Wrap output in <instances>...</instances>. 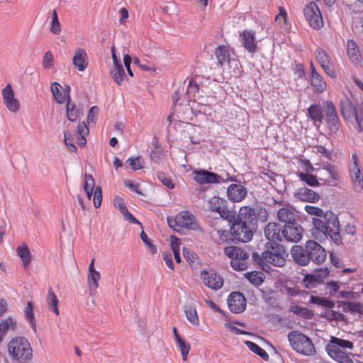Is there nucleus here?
Returning <instances> with one entry per match:
<instances>
[{
  "mask_svg": "<svg viewBox=\"0 0 363 363\" xmlns=\"http://www.w3.org/2000/svg\"><path fill=\"white\" fill-rule=\"evenodd\" d=\"M244 48L251 53L256 52L257 46L255 41V33L250 30H244L242 34Z\"/></svg>",
  "mask_w": 363,
  "mask_h": 363,
  "instance_id": "c85d7f7f",
  "label": "nucleus"
},
{
  "mask_svg": "<svg viewBox=\"0 0 363 363\" xmlns=\"http://www.w3.org/2000/svg\"><path fill=\"white\" fill-rule=\"evenodd\" d=\"M304 209L307 213L320 217L313 218L312 233L315 238L329 237L335 245L342 243L339 220L333 213L324 212L320 208L310 205H306Z\"/></svg>",
  "mask_w": 363,
  "mask_h": 363,
  "instance_id": "f257e3e1",
  "label": "nucleus"
},
{
  "mask_svg": "<svg viewBox=\"0 0 363 363\" xmlns=\"http://www.w3.org/2000/svg\"><path fill=\"white\" fill-rule=\"evenodd\" d=\"M340 107L342 117L346 120L354 117L359 131L363 133V104L360 105L359 110H357L349 99H345L340 101Z\"/></svg>",
  "mask_w": 363,
  "mask_h": 363,
  "instance_id": "423d86ee",
  "label": "nucleus"
},
{
  "mask_svg": "<svg viewBox=\"0 0 363 363\" xmlns=\"http://www.w3.org/2000/svg\"><path fill=\"white\" fill-rule=\"evenodd\" d=\"M236 220L249 225H253L256 223L255 209L247 206H242L239 210Z\"/></svg>",
  "mask_w": 363,
  "mask_h": 363,
  "instance_id": "b1692460",
  "label": "nucleus"
},
{
  "mask_svg": "<svg viewBox=\"0 0 363 363\" xmlns=\"http://www.w3.org/2000/svg\"><path fill=\"white\" fill-rule=\"evenodd\" d=\"M310 302L315 303L319 306H325L326 308H332L334 307L335 303L333 301L329 300L326 298H321L318 296H311Z\"/></svg>",
  "mask_w": 363,
  "mask_h": 363,
  "instance_id": "864d4df0",
  "label": "nucleus"
},
{
  "mask_svg": "<svg viewBox=\"0 0 363 363\" xmlns=\"http://www.w3.org/2000/svg\"><path fill=\"white\" fill-rule=\"evenodd\" d=\"M55 64V60L54 55L51 51L48 50L45 52L42 61V66L45 69H49L54 67Z\"/></svg>",
  "mask_w": 363,
  "mask_h": 363,
  "instance_id": "603ef678",
  "label": "nucleus"
},
{
  "mask_svg": "<svg viewBox=\"0 0 363 363\" xmlns=\"http://www.w3.org/2000/svg\"><path fill=\"white\" fill-rule=\"evenodd\" d=\"M194 179L200 185L206 184L220 183L221 177L205 169H195L193 171Z\"/></svg>",
  "mask_w": 363,
  "mask_h": 363,
  "instance_id": "dca6fc26",
  "label": "nucleus"
},
{
  "mask_svg": "<svg viewBox=\"0 0 363 363\" xmlns=\"http://www.w3.org/2000/svg\"><path fill=\"white\" fill-rule=\"evenodd\" d=\"M4 104L10 112L16 113L20 109L19 101L15 97L13 89L8 84L1 91Z\"/></svg>",
  "mask_w": 363,
  "mask_h": 363,
  "instance_id": "f8f14e48",
  "label": "nucleus"
},
{
  "mask_svg": "<svg viewBox=\"0 0 363 363\" xmlns=\"http://www.w3.org/2000/svg\"><path fill=\"white\" fill-rule=\"evenodd\" d=\"M95 259L93 258L89 266V273L87 276V282L90 296H94L96 290L99 287V281L101 279L100 273L94 268Z\"/></svg>",
  "mask_w": 363,
  "mask_h": 363,
  "instance_id": "aec40b11",
  "label": "nucleus"
},
{
  "mask_svg": "<svg viewBox=\"0 0 363 363\" xmlns=\"http://www.w3.org/2000/svg\"><path fill=\"white\" fill-rule=\"evenodd\" d=\"M144 163L140 157H130L125 161L126 167H130L134 171L143 169Z\"/></svg>",
  "mask_w": 363,
  "mask_h": 363,
  "instance_id": "3c124183",
  "label": "nucleus"
},
{
  "mask_svg": "<svg viewBox=\"0 0 363 363\" xmlns=\"http://www.w3.org/2000/svg\"><path fill=\"white\" fill-rule=\"evenodd\" d=\"M338 304L345 313L351 312L363 314V304L360 302L340 301Z\"/></svg>",
  "mask_w": 363,
  "mask_h": 363,
  "instance_id": "c9c22d12",
  "label": "nucleus"
},
{
  "mask_svg": "<svg viewBox=\"0 0 363 363\" xmlns=\"http://www.w3.org/2000/svg\"><path fill=\"white\" fill-rule=\"evenodd\" d=\"M177 345L179 347L182 360L186 361L189 350L191 349V345L189 342L184 340L183 338H178L177 341H175Z\"/></svg>",
  "mask_w": 363,
  "mask_h": 363,
  "instance_id": "8fccbe9b",
  "label": "nucleus"
},
{
  "mask_svg": "<svg viewBox=\"0 0 363 363\" xmlns=\"http://www.w3.org/2000/svg\"><path fill=\"white\" fill-rule=\"evenodd\" d=\"M289 254L286 248L277 242H267L258 262L260 265L272 264L275 267H284Z\"/></svg>",
  "mask_w": 363,
  "mask_h": 363,
  "instance_id": "f03ea898",
  "label": "nucleus"
},
{
  "mask_svg": "<svg viewBox=\"0 0 363 363\" xmlns=\"http://www.w3.org/2000/svg\"><path fill=\"white\" fill-rule=\"evenodd\" d=\"M245 344L250 350L259 355L263 360H269V356L268 353L265 351V350L260 347L257 344L251 341H246Z\"/></svg>",
  "mask_w": 363,
  "mask_h": 363,
  "instance_id": "a18cd8bd",
  "label": "nucleus"
},
{
  "mask_svg": "<svg viewBox=\"0 0 363 363\" xmlns=\"http://www.w3.org/2000/svg\"><path fill=\"white\" fill-rule=\"evenodd\" d=\"M245 277L252 284L256 286L262 285L265 278L264 274L259 271L247 272Z\"/></svg>",
  "mask_w": 363,
  "mask_h": 363,
  "instance_id": "58836bf2",
  "label": "nucleus"
},
{
  "mask_svg": "<svg viewBox=\"0 0 363 363\" xmlns=\"http://www.w3.org/2000/svg\"><path fill=\"white\" fill-rule=\"evenodd\" d=\"M306 249L308 253L309 261L320 264L323 263L327 257L325 250L317 242L308 240L306 242Z\"/></svg>",
  "mask_w": 363,
  "mask_h": 363,
  "instance_id": "1a4fd4ad",
  "label": "nucleus"
},
{
  "mask_svg": "<svg viewBox=\"0 0 363 363\" xmlns=\"http://www.w3.org/2000/svg\"><path fill=\"white\" fill-rule=\"evenodd\" d=\"M17 323L12 317H8L0 321V342L3 341L9 330H15Z\"/></svg>",
  "mask_w": 363,
  "mask_h": 363,
  "instance_id": "473e14b6",
  "label": "nucleus"
},
{
  "mask_svg": "<svg viewBox=\"0 0 363 363\" xmlns=\"http://www.w3.org/2000/svg\"><path fill=\"white\" fill-rule=\"evenodd\" d=\"M303 228L296 223L285 224L282 228L283 240L291 242H299L303 237Z\"/></svg>",
  "mask_w": 363,
  "mask_h": 363,
  "instance_id": "9b49d317",
  "label": "nucleus"
},
{
  "mask_svg": "<svg viewBox=\"0 0 363 363\" xmlns=\"http://www.w3.org/2000/svg\"><path fill=\"white\" fill-rule=\"evenodd\" d=\"M291 257L298 264L306 266L309 263L308 253L306 247L300 245H294L291 250Z\"/></svg>",
  "mask_w": 363,
  "mask_h": 363,
  "instance_id": "a878e982",
  "label": "nucleus"
},
{
  "mask_svg": "<svg viewBox=\"0 0 363 363\" xmlns=\"http://www.w3.org/2000/svg\"><path fill=\"white\" fill-rule=\"evenodd\" d=\"M250 226L235 220L230 228L233 239L242 242L250 241L253 236Z\"/></svg>",
  "mask_w": 363,
  "mask_h": 363,
  "instance_id": "9d476101",
  "label": "nucleus"
},
{
  "mask_svg": "<svg viewBox=\"0 0 363 363\" xmlns=\"http://www.w3.org/2000/svg\"><path fill=\"white\" fill-rule=\"evenodd\" d=\"M281 231L282 228L279 223H269L264 228V235L266 238L272 242H277L283 240Z\"/></svg>",
  "mask_w": 363,
  "mask_h": 363,
  "instance_id": "5701e85b",
  "label": "nucleus"
},
{
  "mask_svg": "<svg viewBox=\"0 0 363 363\" xmlns=\"http://www.w3.org/2000/svg\"><path fill=\"white\" fill-rule=\"evenodd\" d=\"M183 255L189 263H194L196 257L194 252L185 247L183 248Z\"/></svg>",
  "mask_w": 363,
  "mask_h": 363,
  "instance_id": "338daca9",
  "label": "nucleus"
},
{
  "mask_svg": "<svg viewBox=\"0 0 363 363\" xmlns=\"http://www.w3.org/2000/svg\"><path fill=\"white\" fill-rule=\"evenodd\" d=\"M72 62L77 70L80 72L85 70L88 66V57L85 50L83 48L77 49Z\"/></svg>",
  "mask_w": 363,
  "mask_h": 363,
  "instance_id": "bb28decb",
  "label": "nucleus"
},
{
  "mask_svg": "<svg viewBox=\"0 0 363 363\" xmlns=\"http://www.w3.org/2000/svg\"><path fill=\"white\" fill-rule=\"evenodd\" d=\"M112 57L113 60L116 61V55L114 52H112ZM111 74L114 82L118 85H121L123 82V77L125 75L122 65L115 62V67L111 71Z\"/></svg>",
  "mask_w": 363,
  "mask_h": 363,
  "instance_id": "e433bc0d",
  "label": "nucleus"
},
{
  "mask_svg": "<svg viewBox=\"0 0 363 363\" xmlns=\"http://www.w3.org/2000/svg\"><path fill=\"white\" fill-rule=\"evenodd\" d=\"M297 176L300 179L301 181L306 183L310 186H318V179L317 175H313L311 174L298 172Z\"/></svg>",
  "mask_w": 363,
  "mask_h": 363,
  "instance_id": "09e8293b",
  "label": "nucleus"
},
{
  "mask_svg": "<svg viewBox=\"0 0 363 363\" xmlns=\"http://www.w3.org/2000/svg\"><path fill=\"white\" fill-rule=\"evenodd\" d=\"M199 91V86L193 79H190L188 83L186 93L191 97V100H195V95Z\"/></svg>",
  "mask_w": 363,
  "mask_h": 363,
  "instance_id": "4d7b16f0",
  "label": "nucleus"
},
{
  "mask_svg": "<svg viewBox=\"0 0 363 363\" xmlns=\"http://www.w3.org/2000/svg\"><path fill=\"white\" fill-rule=\"evenodd\" d=\"M157 178L167 188L172 189L174 188V183L172 182V179L167 177L163 173H158Z\"/></svg>",
  "mask_w": 363,
  "mask_h": 363,
  "instance_id": "680f3d73",
  "label": "nucleus"
},
{
  "mask_svg": "<svg viewBox=\"0 0 363 363\" xmlns=\"http://www.w3.org/2000/svg\"><path fill=\"white\" fill-rule=\"evenodd\" d=\"M218 238V242H223L229 239V232L227 230L217 229L214 230Z\"/></svg>",
  "mask_w": 363,
  "mask_h": 363,
  "instance_id": "e2e57ef3",
  "label": "nucleus"
},
{
  "mask_svg": "<svg viewBox=\"0 0 363 363\" xmlns=\"http://www.w3.org/2000/svg\"><path fill=\"white\" fill-rule=\"evenodd\" d=\"M51 91L55 101L58 104H63L67 99H69L68 93L64 89L58 82H53L51 84Z\"/></svg>",
  "mask_w": 363,
  "mask_h": 363,
  "instance_id": "7c9ffc66",
  "label": "nucleus"
},
{
  "mask_svg": "<svg viewBox=\"0 0 363 363\" xmlns=\"http://www.w3.org/2000/svg\"><path fill=\"white\" fill-rule=\"evenodd\" d=\"M16 253L20 257L23 268H27L31 262V253L29 248L25 244L16 248Z\"/></svg>",
  "mask_w": 363,
  "mask_h": 363,
  "instance_id": "72a5a7b5",
  "label": "nucleus"
},
{
  "mask_svg": "<svg viewBox=\"0 0 363 363\" xmlns=\"http://www.w3.org/2000/svg\"><path fill=\"white\" fill-rule=\"evenodd\" d=\"M306 21L308 23H323V18L316 4L313 1L308 3L303 9Z\"/></svg>",
  "mask_w": 363,
  "mask_h": 363,
  "instance_id": "4be33fe9",
  "label": "nucleus"
},
{
  "mask_svg": "<svg viewBox=\"0 0 363 363\" xmlns=\"http://www.w3.org/2000/svg\"><path fill=\"white\" fill-rule=\"evenodd\" d=\"M25 318L29 322L32 329L36 333V323L33 313V305L31 301H28L24 309Z\"/></svg>",
  "mask_w": 363,
  "mask_h": 363,
  "instance_id": "49530a36",
  "label": "nucleus"
},
{
  "mask_svg": "<svg viewBox=\"0 0 363 363\" xmlns=\"http://www.w3.org/2000/svg\"><path fill=\"white\" fill-rule=\"evenodd\" d=\"M325 121L329 130V134H336L340 128V121L338 116L326 119Z\"/></svg>",
  "mask_w": 363,
  "mask_h": 363,
  "instance_id": "5fc2aeb1",
  "label": "nucleus"
},
{
  "mask_svg": "<svg viewBox=\"0 0 363 363\" xmlns=\"http://www.w3.org/2000/svg\"><path fill=\"white\" fill-rule=\"evenodd\" d=\"M46 301L49 310L52 311L57 315H58L60 314V311L58 309L59 301L55 293L54 292L51 287L49 288L48 289Z\"/></svg>",
  "mask_w": 363,
  "mask_h": 363,
  "instance_id": "4c0bfd02",
  "label": "nucleus"
},
{
  "mask_svg": "<svg viewBox=\"0 0 363 363\" xmlns=\"http://www.w3.org/2000/svg\"><path fill=\"white\" fill-rule=\"evenodd\" d=\"M184 313L187 320L191 324L194 326H198L199 325V318L195 307L192 306H186Z\"/></svg>",
  "mask_w": 363,
  "mask_h": 363,
  "instance_id": "c03bdc74",
  "label": "nucleus"
},
{
  "mask_svg": "<svg viewBox=\"0 0 363 363\" xmlns=\"http://www.w3.org/2000/svg\"><path fill=\"white\" fill-rule=\"evenodd\" d=\"M347 54L350 61L354 64L359 63L362 59L359 47L352 39L347 40Z\"/></svg>",
  "mask_w": 363,
  "mask_h": 363,
  "instance_id": "c756f323",
  "label": "nucleus"
},
{
  "mask_svg": "<svg viewBox=\"0 0 363 363\" xmlns=\"http://www.w3.org/2000/svg\"><path fill=\"white\" fill-rule=\"evenodd\" d=\"M168 224L176 231L182 228L194 230L197 227L194 216L189 211H182L174 218L167 219Z\"/></svg>",
  "mask_w": 363,
  "mask_h": 363,
  "instance_id": "0eeeda50",
  "label": "nucleus"
},
{
  "mask_svg": "<svg viewBox=\"0 0 363 363\" xmlns=\"http://www.w3.org/2000/svg\"><path fill=\"white\" fill-rule=\"evenodd\" d=\"M308 116L317 126H320L324 118L320 106L315 104L311 105L308 108Z\"/></svg>",
  "mask_w": 363,
  "mask_h": 363,
  "instance_id": "2f4dec72",
  "label": "nucleus"
},
{
  "mask_svg": "<svg viewBox=\"0 0 363 363\" xmlns=\"http://www.w3.org/2000/svg\"><path fill=\"white\" fill-rule=\"evenodd\" d=\"M318 179L324 183H329L330 181H337L339 178V173L335 167L331 164H325L316 171Z\"/></svg>",
  "mask_w": 363,
  "mask_h": 363,
  "instance_id": "f3484780",
  "label": "nucleus"
},
{
  "mask_svg": "<svg viewBox=\"0 0 363 363\" xmlns=\"http://www.w3.org/2000/svg\"><path fill=\"white\" fill-rule=\"evenodd\" d=\"M325 350L328 355L339 363H354L349 354L344 352L342 349H337L335 347L326 345Z\"/></svg>",
  "mask_w": 363,
  "mask_h": 363,
  "instance_id": "393cba45",
  "label": "nucleus"
},
{
  "mask_svg": "<svg viewBox=\"0 0 363 363\" xmlns=\"http://www.w3.org/2000/svg\"><path fill=\"white\" fill-rule=\"evenodd\" d=\"M289 311L304 318H311L313 315L312 311L298 306H291L289 308Z\"/></svg>",
  "mask_w": 363,
  "mask_h": 363,
  "instance_id": "de8ad7c7",
  "label": "nucleus"
},
{
  "mask_svg": "<svg viewBox=\"0 0 363 363\" xmlns=\"http://www.w3.org/2000/svg\"><path fill=\"white\" fill-rule=\"evenodd\" d=\"M287 337L291 346L297 352L304 355H312L315 352L311 340L301 333L291 331Z\"/></svg>",
  "mask_w": 363,
  "mask_h": 363,
  "instance_id": "20e7f679",
  "label": "nucleus"
},
{
  "mask_svg": "<svg viewBox=\"0 0 363 363\" xmlns=\"http://www.w3.org/2000/svg\"><path fill=\"white\" fill-rule=\"evenodd\" d=\"M349 170L354 189L356 191H362L363 189V173L359 164L358 156L356 154L352 155V162L349 165Z\"/></svg>",
  "mask_w": 363,
  "mask_h": 363,
  "instance_id": "6e6552de",
  "label": "nucleus"
},
{
  "mask_svg": "<svg viewBox=\"0 0 363 363\" xmlns=\"http://www.w3.org/2000/svg\"><path fill=\"white\" fill-rule=\"evenodd\" d=\"M114 206L116 208L119 209L121 213L128 209L123 199L120 196L115 197Z\"/></svg>",
  "mask_w": 363,
  "mask_h": 363,
  "instance_id": "69168bd1",
  "label": "nucleus"
},
{
  "mask_svg": "<svg viewBox=\"0 0 363 363\" xmlns=\"http://www.w3.org/2000/svg\"><path fill=\"white\" fill-rule=\"evenodd\" d=\"M327 345L337 349L347 348L352 350L353 348V343L352 342L335 337H332Z\"/></svg>",
  "mask_w": 363,
  "mask_h": 363,
  "instance_id": "37998d69",
  "label": "nucleus"
},
{
  "mask_svg": "<svg viewBox=\"0 0 363 363\" xmlns=\"http://www.w3.org/2000/svg\"><path fill=\"white\" fill-rule=\"evenodd\" d=\"M224 252L231 259V267L236 271H243L247 268L249 255L244 250L237 246L225 247Z\"/></svg>",
  "mask_w": 363,
  "mask_h": 363,
  "instance_id": "39448f33",
  "label": "nucleus"
},
{
  "mask_svg": "<svg viewBox=\"0 0 363 363\" xmlns=\"http://www.w3.org/2000/svg\"><path fill=\"white\" fill-rule=\"evenodd\" d=\"M83 187L87 198L90 200L93 194L94 189L95 187V180L91 174H85Z\"/></svg>",
  "mask_w": 363,
  "mask_h": 363,
  "instance_id": "79ce46f5",
  "label": "nucleus"
},
{
  "mask_svg": "<svg viewBox=\"0 0 363 363\" xmlns=\"http://www.w3.org/2000/svg\"><path fill=\"white\" fill-rule=\"evenodd\" d=\"M209 208L211 211L217 212L224 219L230 220L232 213L226 206V201L218 196L212 197L209 201Z\"/></svg>",
  "mask_w": 363,
  "mask_h": 363,
  "instance_id": "2eb2a0df",
  "label": "nucleus"
},
{
  "mask_svg": "<svg viewBox=\"0 0 363 363\" xmlns=\"http://www.w3.org/2000/svg\"><path fill=\"white\" fill-rule=\"evenodd\" d=\"M78 135L77 144L80 146H84L86 143V136L89 134V128L84 122L79 123L77 129Z\"/></svg>",
  "mask_w": 363,
  "mask_h": 363,
  "instance_id": "a19ab883",
  "label": "nucleus"
},
{
  "mask_svg": "<svg viewBox=\"0 0 363 363\" xmlns=\"http://www.w3.org/2000/svg\"><path fill=\"white\" fill-rule=\"evenodd\" d=\"M8 352L13 360L29 361L33 357V350L27 338L17 336L8 343Z\"/></svg>",
  "mask_w": 363,
  "mask_h": 363,
  "instance_id": "7ed1b4c3",
  "label": "nucleus"
},
{
  "mask_svg": "<svg viewBox=\"0 0 363 363\" xmlns=\"http://www.w3.org/2000/svg\"><path fill=\"white\" fill-rule=\"evenodd\" d=\"M230 311L234 313H240L245 310L246 298L240 292H232L228 298Z\"/></svg>",
  "mask_w": 363,
  "mask_h": 363,
  "instance_id": "4468645a",
  "label": "nucleus"
},
{
  "mask_svg": "<svg viewBox=\"0 0 363 363\" xmlns=\"http://www.w3.org/2000/svg\"><path fill=\"white\" fill-rule=\"evenodd\" d=\"M324 106H325V120L337 116L336 108L332 101H325Z\"/></svg>",
  "mask_w": 363,
  "mask_h": 363,
  "instance_id": "6e6d98bb",
  "label": "nucleus"
},
{
  "mask_svg": "<svg viewBox=\"0 0 363 363\" xmlns=\"http://www.w3.org/2000/svg\"><path fill=\"white\" fill-rule=\"evenodd\" d=\"M296 196L302 201L309 203H316L320 200V195L313 190L308 188L298 189L296 193Z\"/></svg>",
  "mask_w": 363,
  "mask_h": 363,
  "instance_id": "cd10ccee",
  "label": "nucleus"
},
{
  "mask_svg": "<svg viewBox=\"0 0 363 363\" xmlns=\"http://www.w3.org/2000/svg\"><path fill=\"white\" fill-rule=\"evenodd\" d=\"M64 141L69 151L76 152L77 150V147L73 143L72 135L69 133L65 132L64 133Z\"/></svg>",
  "mask_w": 363,
  "mask_h": 363,
  "instance_id": "bf43d9fd",
  "label": "nucleus"
},
{
  "mask_svg": "<svg viewBox=\"0 0 363 363\" xmlns=\"http://www.w3.org/2000/svg\"><path fill=\"white\" fill-rule=\"evenodd\" d=\"M201 278L207 287L213 290H218L223 285L222 277L212 269L201 272Z\"/></svg>",
  "mask_w": 363,
  "mask_h": 363,
  "instance_id": "ddd939ff",
  "label": "nucleus"
},
{
  "mask_svg": "<svg viewBox=\"0 0 363 363\" xmlns=\"http://www.w3.org/2000/svg\"><path fill=\"white\" fill-rule=\"evenodd\" d=\"M320 279L313 274H308L303 279L304 285L307 288L315 286L317 284L320 282Z\"/></svg>",
  "mask_w": 363,
  "mask_h": 363,
  "instance_id": "13d9d810",
  "label": "nucleus"
},
{
  "mask_svg": "<svg viewBox=\"0 0 363 363\" xmlns=\"http://www.w3.org/2000/svg\"><path fill=\"white\" fill-rule=\"evenodd\" d=\"M277 217L279 221L290 224L295 223V213L289 207H283L277 212Z\"/></svg>",
  "mask_w": 363,
  "mask_h": 363,
  "instance_id": "f704fd0d",
  "label": "nucleus"
},
{
  "mask_svg": "<svg viewBox=\"0 0 363 363\" xmlns=\"http://www.w3.org/2000/svg\"><path fill=\"white\" fill-rule=\"evenodd\" d=\"M279 12L275 17V21L279 23H286L287 21V12L283 7L279 8Z\"/></svg>",
  "mask_w": 363,
  "mask_h": 363,
  "instance_id": "0e129e2a",
  "label": "nucleus"
},
{
  "mask_svg": "<svg viewBox=\"0 0 363 363\" xmlns=\"http://www.w3.org/2000/svg\"><path fill=\"white\" fill-rule=\"evenodd\" d=\"M94 205L96 208L100 207L102 201V191L100 186H96L94 192Z\"/></svg>",
  "mask_w": 363,
  "mask_h": 363,
  "instance_id": "052dcab7",
  "label": "nucleus"
},
{
  "mask_svg": "<svg viewBox=\"0 0 363 363\" xmlns=\"http://www.w3.org/2000/svg\"><path fill=\"white\" fill-rule=\"evenodd\" d=\"M171 249L172 252L180 251L181 240L176 236H171Z\"/></svg>",
  "mask_w": 363,
  "mask_h": 363,
  "instance_id": "774afa93",
  "label": "nucleus"
},
{
  "mask_svg": "<svg viewBox=\"0 0 363 363\" xmlns=\"http://www.w3.org/2000/svg\"><path fill=\"white\" fill-rule=\"evenodd\" d=\"M247 189L240 184H232L227 189L228 198L233 202H240L246 197Z\"/></svg>",
  "mask_w": 363,
  "mask_h": 363,
  "instance_id": "412c9836",
  "label": "nucleus"
},
{
  "mask_svg": "<svg viewBox=\"0 0 363 363\" xmlns=\"http://www.w3.org/2000/svg\"><path fill=\"white\" fill-rule=\"evenodd\" d=\"M310 84L317 94L323 93L327 88V83L324 78L315 69L313 62L310 64Z\"/></svg>",
  "mask_w": 363,
  "mask_h": 363,
  "instance_id": "a211bd4d",
  "label": "nucleus"
},
{
  "mask_svg": "<svg viewBox=\"0 0 363 363\" xmlns=\"http://www.w3.org/2000/svg\"><path fill=\"white\" fill-rule=\"evenodd\" d=\"M214 54L218 65L223 67L230 64L231 56L234 55V50L228 45H222L216 48Z\"/></svg>",
  "mask_w": 363,
  "mask_h": 363,
  "instance_id": "6ab92c4d",
  "label": "nucleus"
},
{
  "mask_svg": "<svg viewBox=\"0 0 363 363\" xmlns=\"http://www.w3.org/2000/svg\"><path fill=\"white\" fill-rule=\"evenodd\" d=\"M66 107L67 119L70 121H76L81 113L80 109L69 99H67Z\"/></svg>",
  "mask_w": 363,
  "mask_h": 363,
  "instance_id": "ea45409f",
  "label": "nucleus"
}]
</instances>
